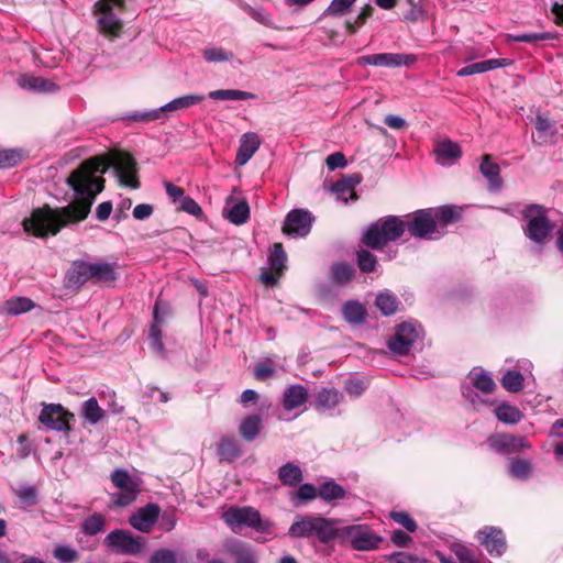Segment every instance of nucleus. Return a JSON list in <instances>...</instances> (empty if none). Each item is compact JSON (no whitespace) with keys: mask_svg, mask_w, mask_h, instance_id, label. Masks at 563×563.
I'll list each match as a JSON object with an SVG mask.
<instances>
[{"mask_svg":"<svg viewBox=\"0 0 563 563\" xmlns=\"http://www.w3.org/2000/svg\"><path fill=\"white\" fill-rule=\"evenodd\" d=\"M18 84L22 89L33 92H54L58 90V86L55 82L33 75L20 76Z\"/></svg>","mask_w":563,"mask_h":563,"instance_id":"26","label":"nucleus"},{"mask_svg":"<svg viewBox=\"0 0 563 563\" xmlns=\"http://www.w3.org/2000/svg\"><path fill=\"white\" fill-rule=\"evenodd\" d=\"M261 141L257 134L247 132L241 136L240 146L236 153L235 163L239 166L245 165L260 148Z\"/></svg>","mask_w":563,"mask_h":563,"instance_id":"23","label":"nucleus"},{"mask_svg":"<svg viewBox=\"0 0 563 563\" xmlns=\"http://www.w3.org/2000/svg\"><path fill=\"white\" fill-rule=\"evenodd\" d=\"M209 98L213 100H249L254 99L255 95L249 91L238 89H218L209 92Z\"/></svg>","mask_w":563,"mask_h":563,"instance_id":"43","label":"nucleus"},{"mask_svg":"<svg viewBox=\"0 0 563 563\" xmlns=\"http://www.w3.org/2000/svg\"><path fill=\"white\" fill-rule=\"evenodd\" d=\"M474 387L484 394H490L495 390L496 384L493 378L482 368H473L468 375Z\"/></svg>","mask_w":563,"mask_h":563,"instance_id":"33","label":"nucleus"},{"mask_svg":"<svg viewBox=\"0 0 563 563\" xmlns=\"http://www.w3.org/2000/svg\"><path fill=\"white\" fill-rule=\"evenodd\" d=\"M332 191L336 195V198L343 202H347L349 199H356L353 183H349L347 179L338 180L333 185Z\"/></svg>","mask_w":563,"mask_h":563,"instance_id":"51","label":"nucleus"},{"mask_svg":"<svg viewBox=\"0 0 563 563\" xmlns=\"http://www.w3.org/2000/svg\"><path fill=\"white\" fill-rule=\"evenodd\" d=\"M523 375L518 371H508L501 378L503 387L510 393H518L523 387Z\"/></svg>","mask_w":563,"mask_h":563,"instance_id":"50","label":"nucleus"},{"mask_svg":"<svg viewBox=\"0 0 563 563\" xmlns=\"http://www.w3.org/2000/svg\"><path fill=\"white\" fill-rule=\"evenodd\" d=\"M53 554L60 563H73L78 559V552L74 548L65 544L56 545Z\"/></svg>","mask_w":563,"mask_h":563,"instance_id":"53","label":"nucleus"},{"mask_svg":"<svg viewBox=\"0 0 563 563\" xmlns=\"http://www.w3.org/2000/svg\"><path fill=\"white\" fill-rule=\"evenodd\" d=\"M432 208L418 210L407 216V230L413 238L438 240L444 235L433 218Z\"/></svg>","mask_w":563,"mask_h":563,"instance_id":"7","label":"nucleus"},{"mask_svg":"<svg viewBox=\"0 0 563 563\" xmlns=\"http://www.w3.org/2000/svg\"><path fill=\"white\" fill-rule=\"evenodd\" d=\"M433 153L437 163L443 166L454 164L462 156L460 145L449 139L438 142Z\"/></svg>","mask_w":563,"mask_h":563,"instance_id":"21","label":"nucleus"},{"mask_svg":"<svg viewBox=\"0 0 563 563\" xmlns=\"http://www.w3.org/2000/svg\"><path fill=\"white\" fill-rule=\"evenodd\" d=\"M205 100L203 95H186L178 98L173 99L172 101L167 102L163 107L150 111H142V112H134L129 118L135 122H150L157 120L163 112H170V111H177V110H184L188 109L190 107H194L196 104H199Z\"/></svg>","mask_w":563,"mask_h":563,"instance_id":"10","label":"nucleus"},{"mask_svg":"<svg viewBox=\"0 0 563 563\" xmlns=\"http://www.w3.org/2000/svg\"><path fill=\"white\" fill-rule=\"evenodd\" d=\"M119 278L118 264L103 261L91 262V282L103 287L112 286Z\"/></svg>","mask_w":563,"mask_h":563,"instance_id":"17","label":"nucleus"},{"mask_svg":"<svg viewBox=\"0 0 563 563\" xmlns=\"http://www.w3.org/2000/svg\"><path fill=\"white\" fill-rule=\"evenodd\" d=\"M336 530L332 522L322 517L297 516L288 530L292 538H317L322 543H328L336 537Z\"/></svg>","mask_w":563,"mask_h":563,"instance_id":"4","label":"nucleus"},{"mask_svg":"<svg viewBox=\"0 0 563 563\" xmlns=\"http://www.w3.org/2000/svg\"><path fill=\"white\" fill-rule=\"evenodd\" d=\"M407 229V219L404 221L397 216H388L372 223L363 233L362 242L369 249L382 250L388 242L398 240Z\"/></svg>","mask_w":563,"mask_h":563,"instance_id":"2","label":"nucleus"},{"mask_svg":"<svg viewBox=\"0 0 563 563\" xmlns=\"http://www.w3.org/2000/svg\"><path fill=\"white\" fill-rule=\"evenodd\" d=\"M493 446L500 453L510 454L529 450L530 443L525 437L504 434L493 442Z\"/></svg>","mask_w":563,"mask_h":563,"instance_id":"22","label":"nucleus"},{"mask_svg":"<svg viewBox=\"0 0 563 563\" xmlns=\"http://www.w3.org/2000/svg\"><path fill=\"white\" fill-rule=\"evenodd\" d=\"M233 201V198L230 196L227 198V206H229ZM225 218L233 224L241 225L244 224L250 218V207L245 200H241L234 203L232 207L224 209Z\"/></svg>","mask_w":563,"mask_h":563,"instance_id":"31","label":"nucleus"},{"mask_svg":"<svg viewBox=\"0 0 563 563\" xmlns=\"http://www.w3.org/2000/svg\"><path fill=\"white\" fill-rule=\"evenodd\" d=\"M18 497L20 500L29 506H33L36 504L37 492L33 486H23L18 492Z\"/></svg>","mask_w":563,"mask_h":563,"instance_id":"61","label":"nucleus"},{"mask_svg":"<svg viewBox=\"0 0 563 563\" xmlns=\"http://www.w3.org/2000/svg\"><path fill=\"white\" fill-rule=\"evenodd\" d=\"M239 5L245 13H247L256 22L268 27H274V23L271 15L262 7H252L251 4L242 0H239Z\"/></svg>","mask_w":563,"mask_h":563,"instance_id":"44","label":"nucleus"},{"mask_svg":"<svg viewBox=\"0 0 563 563\" xmlns=\"http://www.w3.org/2000/svg\"><path fill=\"white\" fill-rule=\"evenodd\" d=\"M336 537L349 541L357 551L378 549L383 538L377 536L369 527L364 525L346 526L336 530Z\"/></svg>","mask_w":563,"mask_h":563,"instance_id":"8","label":"nucleus"},{"mask_svg":"<svg viewBox=\"0 0 563 563\" xmlns=\"http://www.w3.org/2000/svg\"><path fill=\"white\" fill-rule=\"evenodd\" d=\"M355 1L356 0H332L324 14L333 16L343 15Z\"/></svg>","mask_w":563,"mask_h":563,"instance_id":"58","label":"nucleus"},{"mask_svg":"<svg viewBox=\"0 0 563 563\" xmlns=\"http://www.w3.org/2000/svg\"><path fill=\"white\" fill-rule=\"evenodd\" d=\"M398 303L397 297L388 290L379 292L375 300V306L384 316L394 314L397 311Z\"/></svg>","mask_w":563,"mask_h":563,"instance_id":"40","label":"nucleus"},{"mask_svg":"<svg viewBox=\"0 0 563 563\" xmlns=\"http://www.w3.org/2000/svg\"><path fill=\"white\" fill-rule=\"evenodd\" d=\"M158 516L159 507L156 504H148L130 517V525L141 532H150Z\"/></svg>","mask_w":563,"mask_h":563,"instance_id":"19","label":"nucleus"},{"mask_svg":"<svg viewBox=\"0 0 563 563\" xmlns=\"http://www.w3.org/2000/svg\"><path fill=\"white\" fill-rule=\"evenodd\" d=\"M150 563H176V555L172 550L159 549L153 552Z\"/></svg>","mask_w":563,"mask_h":563,"instance_id":"60","label":"nucleus"},{"mask_svg":"<svg viewBox=\"0 0 563 563\" xmlns=\"http://www.w3.org/2000/svg\"><path fill=\"white\" fill-rule=\"evenodd\" d=\"M314 218L305 209H294L288 212L283 225V232L292 238H305L312 228Z\"/></svg>","mask_w":563,"mask_h":563,"instance_id":"12","label":"nucleus"},{"mask_svg":"<svg viewBox=\"0 0 563 563\" xmlns=\"http://www.w3.org/2000/svg\"><path fill=\"white\" fill-rule=\"evenodd\" d=\"M390 518L398 525L402 526L408 532H415L418 528L417 522L408 512L391 511Z\"/></svg>","mask_w":563,"mask_h":563,"instance_id":"56","label":"nucleus"},{"mask_svg":"<svg viewBox=\"0 0 563 563\" xmlns=\"http://www.w3.org/2000/svg\"><path fill=\"white\" fill-rule=\"evenodd\" d=\"M308 398V391L302 385H291L283 395V406L290 411L302 406Z\"/></svg>","mask_w":563,"mask_h":563,"instance_id":"29","label":"nucleus"},{"mask_svg":"<svg viewBox=\"0 0 563 563\" xmlns=\"http://www.w3.org/2000/svg\"><path fill=\"white\" fill-rule=\"evenodd\" d=\"M203 57L209 63H220V62H228L233 58V54L230 52H227L223 48H206L203 51Z\"/></svg>","mask_w":563,"mask_h":563,"instance_id":"54","label":"nucleus"},{"mask_svg":"<svg viewBox=\"0 0 563 563\" xmlns=\"http://www.w3.org/2000/svg\"><path fill=\"white\" fill-rule=\"evenodd\" d=\"M217 454L221 461L232 463L242 455V450L233 435H222L217 443Z\"/></svg>","mask_w":563,"mask_h":563,"instance_id":"25","label":"nucleus"},{"mask_svg":"<svg viewBox=\"0 0 563 563\" xmlns=\"http://www.w3.org/2000/svg\"><path fill=\"white\" fill-rule=\"evenodd\" d=\"M510 38L514 42L536 43L538 41L552 40L553 35L549 32H537V33L514 34V35H510Z\"/></svg>","mask_w":563,"mask_h":563,"instance_id":"55","label":"nucleus"},{"mask_svg":"<svg viewBox=\"0 0 563 563\" xmlns=\"http://www.w3.org/2000/svg\"><path fill=\"white\" fill-rule=\"evenodd\" d=\"M161 301H156L153 310V322L150 327V340L152 347L162 356L165 355V346L162 340V323L164 322V318L159 314Z\"/></svg>","mask_w":563,"mask_h":563,"instance_id":"27","label":"nucleus"},{"mask_svg":"<svg viewBox=\"0 0 563 563\" xmlns=\"http://www.w3.org/2000/svg\"><path fill=\"white\" fill-rule=\"evenodd\" d=\"M25 157L22 150L0 148V169L11 168L19 165Z\"/></svg>","mask_w":563,"mask_h":563,"instance_id":"46","label":"nucleus"},{"mask_svg":"<svg viewBox=\"0 0 563 563\" xmlns=\"http://www.w3.org/2000/svg\"><path fill=\"white\" fill-rule=\"evenodd\" d=\"M495 415L498 420L508 424H515L522 419L521 411L517 407L506 402H503L496 407Z\"/></svg>","mask_w":563,"mask_h":563,"instance_id":"42","label":"nucleus"},{"mask_svg":"<svg viewBox=\"0 0 563 563\" xmlns=\"http://www.w3.org/2000/svg\"><path fill=\"white\" fill-rule=\"evenodd\" d=\"M522 214L527 221L523 229L526 236L538 244L543 243L553 230L547 210L540 205H530Z\"/></svg>","mask_w":563,"mask_h":563,"instance_id":"6","label":"nucleus"},{"mask_svg":"<svg viewBox=\"0 0 563 563\" xmlns=\"http://www.w3.org/2000/svg\"><path fill=\"white\" fill-rule=\"evenodd\" d=\"M278 477L284 485L295 487L302 481V472L299 466L286 463L280 466Z\"/></svg>","mask_w":563,"mask_h":563,"instance_id":"38","label":"nucleus"},{"mask_svg":"<svg viewBox=\"0 0 563 563\" xmlns=\"http://www.w3.org/2000/svg\"><path fill=\"white\" fill-rule=\"evenodd\" d=\"M419 334V325L413 322H404L397 327L395 334L388 340L387 346L397 355H407Z\"/></svg>","mask_w":563,"mask_h":563,"instance_id":"11","label":"nucleus"},{"mask_svg":"<svg viewBox=\"0 0 563 563\" xmlns=\"http://www.w3.org/2000/svg\"><path fill=\"white\" fill-rule=\"evenodd\" d=\"M479 170L482 175L488 180L489 190L497 191L501 188L503 180L500 178V168L496 163L490 161L489 155L483 156Z\"/></svg>","mask_w":563,"mask_h":563,"instance_id":"28","label":"nucleus"},{"mask_svg":"<svg viewBox=\"0 0 563 563\" xmlns=\"http://www.w3.org/2000/svg\"><path fill=\"white\" fill-rule=\"evenodd\" d=\"M318 495L325 501L342 499L345 497V489L333 481L324 482L319 486Z\"/></svg>","mask_w":563,"mask_h":563,"instance_id":"45","label":"nucleus"},{"mask_svg":"<svg viewBox=\"0 0 563 563\" xmlns=\"http://www.w3.org/2000/svg\"><path fill=\"white\" fill-rule=\"evenodd\" d=\"M342 314L345 321L356 325L365 322L367 311L360 301L349 300L342 307Z\"/></svg>","mask_w":563,"mask_h":563,"instance_id":"32","label":"nucleus"},{"mask_svg":"<svg viewBox=\"0 0 563 563\" xmlns=\"http://www.w3.org/2000/svg\"><path fill=\"white\" fill-rule=\"evenodd\" d=\"M377 264L376 256L367 250L357 252V265L361 272L372 273L375 271Z\"/></svg>","mask_w":563,"mask_h":563,"instance_id":"52","label":"nucleus"},{"mask_svg":"<svg viewBox=\"0 0 563 563\" xmlns=\"http://www.w3.org/2000/svg\"><path fill=\"white\" fill-rule=\"evenodd\" d=\"M106 529V518L101 514H93L87 517L80 525V530L85 536H96Z\"/></svg>","mask_w":563,"mask_h":563,"instance_id":"41","label":"nucleus"},{"mask_svg":"<svg viewBox=\"0 0 563 563\" xmlns=\"http://www.w3.org/2000/svg\"><path fill=\"white\" fill-rule=\"evenodd\" d=\"M111 481L117 488H123L131 484L137 483V479L132 477L128 471L121 468L112 472Z\"/></svg>","mask_w":563,"mask_h":563,"instance_id":"57","label":"nucleus"},{"mask_svg":"<svg viewBox=\"0 0 563 563\" xmlns=\"http://www.w3.org/2000/svg\"><path fill=\"white\" fill-rule=\"evenodd\" d=\"M536 130L542 144L549 142L556 133L553 122L541 114L536 118Z\"/></svg>","mask_w":563,"mask_h":563,"instance_id":"48","label":"nucleus"},{"mask_svg":"<svg viewBox=\"0 0 563 563\" xmlns=\"http://www.w3.org/2000/svg\"><path fill=\"white\" fill-rule=\"evenodd\" d=\"M91 280V262L75 261L66 274V286L78 289Z\"/></svg>","mask_w":563,"mask_h":563,"instance_id":"20","label":"nucleus"},{"mask_svg":"<svg viewBox=\"0 0 563 563\" xmlns=\"http://www.w3.org/2000/svg\"><path fill=\"white\" fill-rule=\"evenodd\" d=\"M511 64L512 62L507 58L487 59L462 67L457 70V76L466 77L475 74H483L496 68L509 66Z\"/></svg>","mask_w":563,"mask_h":563,"instance_id":"24","label":"nucleus"},{"mask_svg":"<svg viewBox=\"0 0 563 563\" xmlns=\"http://www.w3.org/2000/svg\"><path fill=\"white\" fill-rule=\"evenodd\" d=\"M476 538L490 555L500 556L507 549L505 534L498 527H484L477 531Z\"/></svg>","mask_w":563,"mask_h":563,"instance_id":"16","label":"nucleus"},{"mask_svg":"<svg viewBox=\"0 0 563 563\" xmlns=\"http://www.w3.org/2000/svg\"><path fill=\"white\" fill-rule=\"evenodd\" d=\"M272 407L268 400L261 401L257 412L244 417L239 424V434L247 442L254 441L264 428V413Z\"/></svg>","mask_w":563,"mask_h":563,"instance_id":"14","label":"nucleus"},{"mask_svg":"<svg viewBox=\"0 0 563 563\" xmlns=\"http://www.w3.org/2000/svg\"><path fill=\"white\" fill-rule=\"evenodd\" d=\"M81 417L90 424H97L104 417V411L95 397L82 402Z\"/></svg>","mask_w":563,"mask_h":563,"instance_id":"39","label":"nucleus"},{"mask_svg":"<svg viewBox=\"0 0 563 563\" xmlns=\"http://www.w3.org/2000/svg\"><path fill=\"white\" fill-rule=\"evenodd\" d=\"M347 164V161L343 153L335 152L327 157V167L329 170H335L336 168H343Z\"/></svg>","mask_w":563,"mask_h":563,"instance_id":"63","label":"nucleus"},{"mask_svg":"<svg viewBox=\"0 0 563 563\" xmlns=\"http://www.w3.org/2000/svg\"><path fill=\"white\" fill-rule=\"evenodd\" d=\"M343 394L334 388H322L316 395V408L324 412L334 409L342 400Z\"/></svg>","mask_w":563,"mask_h":563,"instance_id":"30","label":"nucleus"},{"mask_svg":"<svg viewBox=\"0 0 563 563\" xmlns=\"http://www.w3.org/2000/svg\"><path fill=\"white\" fill-rule=\"evenodd\" d=\"M508 474L519 481H527L532 474V464L525 459L514 457L508 464Z\"/></svg>","mask_w":563,"mask_h":563,"instance_id":"37","label":"nucleus"},{"mask_svg":"<svg viewBox=\"0 0 563 563\" xmlns=\"http://www.w3.org/2000/svg\"><path fill=\"white\" fill-rule=\"evenodd\" d=\"M416 59L412 54L379 53L362 56L358 58V63L362 65L400 67L410 66Z\"/></svg>","mask_w":563,"mask_h":563,"instance_id":"15","label":"nucleus"},{"mask_svg":"<svg viewBox=\"0 0 563 563\" xmlns=\"http://www.w3.org/2000/svg\"><path fill=\"white\" fill-rule=\"evenodd\" d=\"M34 308V302L27 297H14L7 300L2 306V311L9 316H19Z\"/></svg>","mask_w":563,"mask_h":563,"instance_id":"36","label":"nucleus"},{"mask_svg":"<svg viewBox=\"0 0 563 563\" xmlns=\"http://www.w3.org/2000/svg\"><path fill=\"white\" fill-rule=\"evenodd\" d=\"M104 544L117 554L135 556L143 550L145 538L134 536L129 530L114 529L104 538Z\"/></svg>","mask_w":563,"mask_h":563,"instance_id":"9","label":"nucleus"},{"mask_svg":"<svg viewBox=\"0 0 563 563\" xmlns=\"http://www.w3.org/2000/svg\"><path fill=\"white\" fill-rule=\"evenodd\" d=\"M275 372V368L271 362H263L255 366L254 376L257 380H265L269 376H272Z\"/></svg>","mask_w":563,"mask_h":563,"instance_id":"64","label":"nucleus"},{"mask_svg":"<svg viewBox=\"0 0 563 563\" xmlns=\"http://www.w3.org/2000/svg\"><path fill=\"white\" fill-rule=\"evenodd\" d=\"M38 419L41 423L52 430L68 432L70 430L69 421L74 420L75 416L62 405L49 404L42 409Z\"/></svg>","mask_w":563,"mask_h":563,"instance_id":"13","label":"nucleus"},{"mask_svg":"<svg viewBox=\"0 0 563 563\" xmlns=\"http://www.w3.org/2000/svg\"><path fill=\"white\" fill-rule=\"evenodd\" d=\"M223 521L233 532L242 527H249L260 533H269L272 523L262 519L260 511L251 506H232L222 514Z\"/></svg>","mask_w":563,"mask_h":563,"instance_id":"5","label":"nucleus"},{"mask_svg":"<svg viewBox=\"0 0 563 563\" xmlns=\"http://www.w3.org/2000/svg\"><path fill=\"white\" fill-rule=\"evenodd\" d=\"M125 0H98L92 7L97 30L103 36L114 40L120 36L123 22L120 19Z\"/></svg>","mask_w":563,"mask_h":563,"instance_id":"3","label":"nucleus"},{"mask_svg":"<svg viewBox=\"0 0 563 563\" xmlns=\"http://www.w3.org/2000/svg\"><path fill=\"white\" fill-rule=\"evenodd\" d=\"M119 492L111 495L112 497V504L115 507H125L132 504L139 493H140V485L139 482L131 484L129 486H125L123 488H118Z\"/></svg>","mask_w":563,"mask_h":563,"instance_id":"34","label":"nucleus"},{"mask_svg":"<svg viewBox=\"0 0 563 563\" xmlns=\"http://www.w3.org/2000/svg\"><path fill=\"white\" fill-rule=\"evenodd\" d=\"M295 494L300 501H309L316 498L318 492L312 484L306 483L302 484Z\"/></svg>","mask_w":563,"mask_h":563,"instance_id":"62","label":"nucleus"},{"mask_svg":"<svg viewBox=\"0 0 563 563\" xmlns=\"http://www.w3.org/2000/svg\"><path fill=\"white\" fill-rule=\"evenodd\" d=\"M179 209L196 218H200L203 214L201 207L189 196L183 197L179 201Z\"/></svg>","mask_w":563,"mask_h":563,"instance_id":"59","label":"nucleus"},{"mask_svg":"<svg viewBox=\"0 0 563 563\" xmlns=\"http://www.w3.org/2000/svg\"><path fill=\"white\" fill-rule=\"evenodd\" d=\"M113 168L121 185L136 189V162L128 153L115 151L106 157H92L82 162L66 179L74 191V203L53 209L36 208L22 222L24 231L37 238L57 234L62 228L85 220L99 192L103 189L102 175Z\"/></svg>","mask_w":563,"mask_h":563,"instance_id":"1","label":"nucleus"},{"mask_svg":"<svg viewBox=\"0 0 563 563\" xmlns=\"http://www.w3.org/2000/svg\"><path fill=\"white\" fill-rule=\"evenodd\" d=\"M224 551L234 558L235 563H258L260 561L255 549L250 543L238 539L225 542Z\"/></svg>","mask_w":563,"mask_h":563,"instance_id":"18","label":"nucleus"},{"mask_svg":"<svg viewBox=\"0 0 563 563\" xmlns=\"http://www.w3.org/2000/svg\"><path fill=\"white\" fill-rule=\"evenodd\" d=\"M271 268L280 274L287 261L286 252L280 243H274L268 255Z\"/></svg>","mask_w":563,"mask_h":563,"instance_id":"47","label":"nucleus"},{"mask_svg":"<svg viewBox=\"0 0 563 563\" xmlns=\"http://www.w3.org/2000/svg\"><path fill=\"white\" fill-rule=\"evenodd\" d=\"M332 277L335 283L344 285L352 280L355 275L354 267L349 263H336L331 268Z\"/></svg>","mask_w":563,"mask_h":563,"instance_id":"49","label":"nucleus"},{"mask_svg":"<svg viewBox=\"0 0 563 563\" xmlns=\"http://www.w3.org/2000/svg\"><path fill=\"white\" fill-rule=\"evenodd\" d=\"M432 214L438 222L439 230L444 232V228L457 221L461 217L460 211L455 207L443 206L440 208H432Z\"/></svg>","mask_w":563,"mask_h":563,"instance_id":"35","label":"nucleus"}]
</instances>
